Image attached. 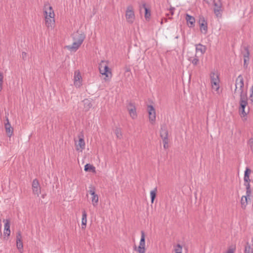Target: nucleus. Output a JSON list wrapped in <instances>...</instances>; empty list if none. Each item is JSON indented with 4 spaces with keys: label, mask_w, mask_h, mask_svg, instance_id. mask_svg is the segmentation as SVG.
<instances>
[{
    "label": "nucleus",
    "mask_w": 253,
    "mask_h": 253,
    "mask_svg": "<svg viewBox=\"0 0 253 253\" xmlns=\"http://www.w3.org/2000/svg\"><path fill=\"white\" fill-rule=\"evenodd\" d=\"M84 103V109L85 111H88L92 107L91 101L88 99H84L83 100Z\"/></svg>",
    "instance_id": "nucleus-22"
},
{
    "label": "nucleus",
    "mask_w": 253,
    "mask_h": 253,
    "mask_svg": "<svg viewBox=\"0 0 253 253\" xmlns=\"http://www.w3.org/2000/svg\"><path fill=\"white\" fill-rule=\"evenodd\" d=\"M250 182H244V185L246 187V194L247 196H251L252 193V190L251 189Z\"/></svg>",
    "instance_id": "nucleus-31"
},
{
    "label": "nucleus",
    "mask_w": 253,
    "mask_h": 253,
    "mask_svg": "<svg viewBox=\"0 0 253 253\" xmlns=\"http://www.w3.org/2000/svg\"><path fill=\"white\" fill-rule=\"evenodd\" d=\"M85 38V34L83 32L77 31L73 35V41L78 42L81 45L83 42L84 39Z\"/></svg>",
    "instance_id": "nucleus-11"
},
{
    "label": "nucleus",
    "mask_w": 253,
    "mask_h": 253,
    "mask_svg": "<svg viewBox=\"0 0 253 253\" xmlns=\"http://www.w3.org/2000/svg\"><path fill=\"white\" fill-rule=\"evenodd\" d=\"M185 19L188 25L190 24V25L189 27H194L195 22V19L193 16H192L188 14H186Z\"/></svg>",
    "instance_id": "nucleus-23"
},
{
    "label": "nucleus",
    "mask_w": 253,
    "mask_h": 253,
    "mask_svg": "<svg viewBox=\"0 0 253 253\" xmlns=\"http://www.w3.org/2000/svg\"><path fill=\"white\" fill-rule=\"evenodd\" d=\"M134 250H136L138 253H145V235L143 231L141 232V239L139 242V245L137 249L134 246Z\"/></svg>",
    "instance_id": "nucleus-7"
},
{
    "label": "nucleus",
    "mask_w": 253,
    "mask_h": 253,
    "mask_svg": "<svg viewBox=\"0 0 253 253\" xmlns=\"http://www.w3.org/2000/svg\"><path fill=\"white\" fill-rule=\"evenodd\" d=\"M143 7L145 9V17L146 19L149 18L151 15L150 11L146 6V4H143Z\"/></svg>",
    "instance_id": "nucleus-34"
},
{
    "label": "nucleus",
    "mask_w": 253,
    "mask_h": 253,
    "mask_svg": "<svg viewBox=\"0 0 253 253\" xmlns=\"http://www.w3.org/2000/svg\"><path fill=\"white\" fill-rule=\"evenodd\" d=\"M244 58V66L247 68L250 61V52L247 47H244V51L242 52Z\"/></svg>",
    "instance_id": "nucleus-15"
},
{
    "label": "nucleus",
    "mask_w": 253,
    "mask_h": 253,
    "mask_svg": "<svg viewBox=\"0 0 253 253\" xmlns=\"http://www.w3.org/2000/svg\"><path fill=\"white\" fill-rule=\"evenodd\" d=\"M79 142L78 143H76V147L77 150H81L84 149L85 147V142L84 139V135L83 134H81L79 135Z\"/></svg>",
    "instance_id": "nucleus-16"
},
{
    "label": "nucleus",
    "mask_w": 253,
    "mask_h": 253,
    "mask_svg": "<svg viewBox=\"0 0 253 253\" xmlns=\"http://www.w3.org/2000/svg\"><path fill=\"white\" fill-rule=\"evenodd\" d=\"M126 74L128 73L127 76H129L131 74L130 69L129 68H126L125 70Z\"/></svg>",
    "instance_id": "nucleus-42"
},
{
    "label": "nucleus",
    "mask_w": 253,
    "mask_h": 253,
    "mask_svg": "<svg viewBox=\"0 0 253 253\" xmlns=\"http://www.w3.org/2000/svg\"><path fill=\"white\" fill-rule=\"evenodd\" d=\"M199 24L201 32L204 34H207L208 32L207 22L204 17L201 18L200 19Z\"/></svg>",
    "instance_id": "nucleus-17"
},
{
    "label": "nucleus",
    "mask_w": 253,
    "mask_h": 253,
    "mask_svg": "<svg viewBox=\"0 0 253 253\" xmlns=\"http://www.w3.org/2000/svg\"><path fill=\"white\" fill-rule=\"evenodd\" d=\"M236 250L235 246L230 247L225 253H234Z\"/></svg>",
    "instance_id": "nucleus-39"
},
{
    "label": "nucleus",
    "mask_w": 253,
    "mask_h": 253,
    "mask_svg": "<svg viewBox=\"0 0 253 253\" xmlns=\"http://www.w3.org/2000/svg\"><path fill=\"white\" fill-rule=\"evenodd\" d=\"M188 59L194 66L197 65L199 63V59L196 55L194 57L188 58Z\"/></svg>",
    "instance_id": "nucleus-30"
},
{
    "label": "nucleus",
    "mask_w": 253,
    "mask_h": 253,
    "mask_svg": "<svg viewBox=\"0 0 253 253\" xmlns=\"http://www.w3.org/2000/svg\"><path fill=\"white\" fill-rule=\"evenodd\" d=\"M239 104V111L241 117L242 118L245 117L248 114V113H246L245 111V107L248 105V97L240 98Z\"/></svg>",
    "instance_id": "nucleus-8"
},
{
    "label": "nucleus",
    "mask_w": 253,
    "mask_h": 253,
    "mask_svg": "<svg viewBox=\"0 0 253 253\" xmlns=\"http://www.w3.org/2000/svg\"><path fill=\"white\" fill-rule=\"evenodd\" d=\"M26 54H27L26 52H22V55L23 58H24L26 56Z\"/></svg>",
    "instance_id": "nucleus-45"
},
{
    "label": "nucleus",
    "mask_w": 253,
    "mask_h": 253,
    "mask_svg": "<svg viewBox=\"0 0 253 253\" xmlns=\"http://www.w3.org/2000/svg\"><path fill=\"white\" fill-rule=\"evenodd\" d=\"M149 121L151 124H154L156 120V111L152 105L148 106Z\"/></svg>",
    "instance_id": "nucleus-13"
},
{
    "label": "nucleus",
    "mask_w": 253,
    "mask_h": 253,
    "mask_svg": "<svg viewBox=\"0 0 253 253\" xmlns=\"http://www.w3.org/2000/svg\"><path fill=\"white\" fill-rule=\"evenodd\" d=\"M88 192L91 195V200L92 204L94 207L97 206L98 203L99 197L98 195L95 193V187L90 185L89 186V190Z\"/></svg>",
    "instance_id": "nucleus-6"
},
{
    "label": "nucleus",
    "mask_w": 253,
    "mask_h": 253,
    "mask_svg": "<svg viewBox=\"0 0 253 253\" xmlns=\"http://www.w3.org/2000/svg\"><path fill=\"white\" fill-rule=\"evenodd\" d=\"M252 245L247 243L245 247L244 253H253V239L251 241Z\"/></svg>",
    "instance_id": "nucleus-28"
},
{
    "label": "nucleus",
    "mask_w": 253,
    "mask_h": 253,
    "mask_svg": "<svg viewBox=\"0 0 253 253\" xmlns=\"http://www.w3.org/2000/svg\"><path fill=\"white\" fill-rule=\"evenodd\" d=\"M233 93L234 97L236 96H239L240 98L247 97V88L244 87V78L241 75H239L236 79Z\"/></svg>",
    "instance_id": "nucleus-1"
},
{
    "label": "nucleus",
    "mask_w": 253,
    "mask_h": 253,
    "mask_svg": "<svg viewBox=\"0 0 253 253\" xmlns=\"http://www.w3.org/2000/svg\"><path fill=\"white\" fill-rule=\"evenodd\" d=\"M250 196H247L246 194L245 196H243L241 199V208L243 209H245L248 205V199L249 198Z\"/></svg>",
    "instance_id": "nucleus-25"
},
{
    "label": "nucleus",
    "mask_w": 253,
    "mask_h": 253,
    "mask_svg": "<svg viewBox=\"0 0 253 253\" xmlns=\"http://www.w3.org/2000/svg\"><path fill=\"white\" fill-rule=\"evenodd\" d=\"M195 46L196 51L197 52H200L202 54H203L206 51L207 47L206 46L201 43L196 44Z\"/></svg>",
    "instance_id": "nucleus-26"
},
{
    "label": "nucleus",
    "mask_w": 253,
    "mask_h": 253,
    "mask_svg": "<svg viewBox=\"0 0 253 253\" xmlns=\"http://www.w3.org/2000/svg\"><path fill=\"white\" fill-rule=\"evenodd\" d=\"M3 82V76L0 73V91L2 89V84Z\"/></svg>",
    "instance_id": "nucleus-41"
},
{
    "label": "nucleus",
    "mask_w": 253,
    "mask_h": 253,
    "mask_svg": "<svg viewBox=\"0 0 253 253\" xmlns=\"http://www.w3.org/2000/svg\"><path fill=\"white\" fill-rule=\"evenodd\" d=\"M174 9H175V8L174 7L171 8L170 9V11L171 12V15L173 14Z\"/></svg>",
    "instance_id": "nucleus-44"
},
{
    "label": "nucleus",
    "mask_w": 253,
    "mask_h": 253,
    "mask_svg": "<svg viewBox=\"0 0 253 253\" xmlns=\"http://www.w3.org/2000/svg\"><path fill=\"white\" fill-rule=\"evenodd\" d=\"M44 17L53 18L55 16L54 10L52 6L48 3H45L43 6Z\"/></svg>",
    "instance_id": "nucleus-10"
},
{
    "label": "nucleus",
    "mask_w": 253,
    "mask_h": 253,
    "mask_svg": "<svg viewBox=\"0 0 253 253\" xmlns=\"http://www.w3.org/2000/svg\"><path fill=\"white\" fill-rule=\"evenodd\" d=\"M45 23L46 26L49 29H52L53 25L55 23L54 17L50 18L45 17Z\"/></svg>",
    "instance_id": "nucleus-20"
},
{
    "label": "nucleus",
    "mask_w": 253,
    "mask_h": 253,
    "mask_svg": "<svg viewBox=\"0 0 253 253\" xmlns=\"http://www.w3.org/2000/svg\"><path fill=\"white\" fill-rule=\"evenodd\" d=\"M214 13L216 16L217 17H221V6L222 4L221 2L219 3H217L216 2H214Z\"/></svg>",
    "instance_id": "nucleus-18"
},
{
    "label": "nucleus",
    "mask_w": 253,
    "mask_h": 253,
    "mask_svg": "<svg viewBox=\"0 0 253 253\" xmlns=\"http://www.w3.org/2000/svg\"><path fill=\"white\" fill-rule=\"evenodd\" d=\"M81 45L78 42L74 41L71 45L66 46V48L70 51H77Z\"/></svg>",
    "instance_id": "nucleus-21"
},
{
    "label": "nucleus",
    "mask_w": 253,
    "mask_h": 253,
    "mask_svg": "<svg viewBox=\"0 0 253 253\" xmlns=\"http://www.w3.org/2000/svg\"><path fill=\"white\" fill-rule=\"evenodd\" d=\"M157 191V187H155L153 190L150 191V197L151 203H153L154 200L156 196V193Z\"/></svg>",
    "instance_id": "nucleus-33"
},
{
    "label": "nucleus",
    "mask_w": 253,
    "mask_h": 253,
    "mask_svg": "<svg viewBox=\"0 0 253 253\" xmlns=\"http://www.w3.org/2000/svg\"><path fill=\"white\" fill-rule=\"evenodd\" d=\"M3 234H4V238L5 239L6 236L7 239L10 234V229L4 230Z\"/></svg>",
    "instance_id": "nucleus-40"
},
{
    "label": "nucleus",
    "mask_w": 253,
    "mask_h": 253,
    "mask_svg": "<svg viewBox=\"0 0 253 253\" xmlns=\"http://www.w3.org/2000/svg\"><path fill=\"white\" fill-rule=\"evenodd\" d=\"M115 133L118 138L121 139L122 138V134L120 128H117L115 129Z\"/></svg>",
    "instance_id": "nucleus-36"
},
{
    "label": "nucleus",
    "mask_w": 253,
    "mask_h": 253,
    "mask_svg": "<svg viewBox=\"0 0 253 253\" xmlns=\"http://www.w3.org/2000/svg\"><path fill=\"white\" fill-rule=\"evenodd\" d=\"M251 172V170L249 168H246L244 172V182H250V174Z\"/></svg>",
    "instance_id": "nucleus-29"
},
{
    "label": "nucleus",
    "mask_w": 253,
    "mask_h": 253,
    "mask_svg": "<svg viewBox=\"0 0 253 253\" xmlns=\"http://www.w3.org/2000/svg\"><path fill=\"white\" fill-rule=\"evenodd\" d=\"M99 72L102 75H105V81H109L112 78V74L111 69L108 67V62L107 61L102 60L99 64Z\"/></svg>",
    "instance_id": "nucleus-2"
},
{
    "label": "nucleus",
    "mask_w": 253,
    "mask_h": 253,
    "mask_svg": "<svg viewBox=\"0 0 253 253\" xmlns=\"http://www.w3.org/2000/svg\"><path fill=\"white\" fill-rule=\"evenodd\" d=\"M7 122L5 124L6 132L9 137H11L13 134V128L11 127V125L10 124L8 119H7Z\"/></svg>",
    "instance_id": "nucleus-24"
},
{
    "label": "nucleus",
    "mask_w": 253,
    "mask_h": 253,
    "mask_svg": "<svg viewBox=\"0 0 253 253\" xmlns=\"http://www.w3.org/2000/svg\"><path fill=\"white\" fill-rule=\"evenodd\" d=\"M248 144L252 152H253V138H252L249 140Z\"/></svg>",
    "instance_id": "nucleus-38"
},
{
    "label": "nucleus",
    "mask_w": 253,
    "mask_h": 253,
    "mask_svg": "<svg viewBox=\"0 0 253 253\" xmlns=\"http://www.w3.org/2000/svg\"><path fill=\"white\" fill-rule=\"evenodd\" d=\"M182 247L180 244H178L174 247L175 253H182Z\"/></svg>",
    "instance_id": "nucleus-35"
},
{
    "label": "nucleus",
    "mask_w": 253,
    "mask_h": 253,
    "mask_svg": "<svg viewBox=\"0 0 253 253\" xmlns=\"http://www.w3.org/2000/svg\"><path fill=\"white\" fill-rule=\"evenodd\" d=\"M16 248L20 253L23 252V244L22 241V235L21 232L19 230L16 234Z\"/></svg>",
    "instance_id": "nucleus-9"
},
{
    "label": "nucleus",
    "mask_w": 253,
    "mask_h": 253,
    "mask_svg": "<svg viewBox=\"0 0 253 253\" xmlns=\"http://www.w3.org/2000/svg\"><path fill=\"white\" fill-rule=\"evenodd\" d=\"M84 169L85 171H92L95 172V168L89 164H87L84 166Z\"/></svg>",
    "instance_id": "nucleus-32"
},
{
    "label": "nucleus",
    "mask_w": 253,
    "mask_h": 253,
    "mask_svg": "<svg viewBox=\"0 0 253 253\" xmlns=\"http://www.w3.org/2000/svg\"><path fill=\"white\" fill-rule=\"evenodd\" d=\"M210 77L212 89L218 92L219 88V79L218 75L215 73H211Z\"/></svg>",
    "instance_id": "nucleus-3"
},
{
    "label": "nucleus",
    "mask_w": 253,
    "mask_h": 253,
    "mask_svg": "<svg viewBox=\"0 0 253 253\" xmlns=\"http://www.w3.org/2000/svg\"><path fill=\"white\" fill-rule=\"evenodd\" d=\"M32 190L33 192L35 195H37L38 196H39L41 192V186L37 179H35L33 181Z\"/></svg>",
    "instance_id": "nucleus-14"
},
{
    "label": "nucleus",
    "mask_w": 253,
    "mask_h": 253,
    "mask_svg": "<svg viewBox=\"0 0 253 253\" xmlns=\"http://www.w3.org/2000/svg\"><path fill=\"white\" fill-rule=\"evenodd\" d=\"M127 109L130 117L132 119H135L137 117L136 110L133 103L129 102L127 106Z\"/></svg>",
    "instance_id": "nucleus-12"
},
{
    "label": "nucleus",
    "mask_w": 253,
    "mask_h": 253,
    "mask_svg": "<svg viewBox=\"0 0 253 253\" xmlns=\"http://www.w3.org/2000/svg\"><path fill=\"white\" fill-rule=\"evenodd\" d=\"M126 18L128 23L132 24L135 20V14L133 6L131 5L126 7Z\"/></svg>",
    "instance_id": "nucleus-5"
},
{
    "label": "nucleus",
    "mask_w": 253,
    "mask_h": 253,
    "mask_svg": "<svg viewBox=\"0 0 253 253\" xmlns=\"http://www.w3.org/2000/svg\"><path fill=\"white\" fill-rule=\"evenodd\" d=\"M160 136L163 139L164 149H168L169 147L168 131L165 126H161L160 130Z\"/></svg>",
    "instance_id": "nucleus-4"
},
{
    "label": "nucleus",
    "mask_w": 253,
    "mask_h": 253,
    "mask_svg": "<svg viewBox=\"0 0 253 253\" xmlns=\"http://www.w3.org/2000/svg\"><path fill=\"white\" fill-rule=\"evenodd\" d=\"M3 222H4V230L10 229V222L8 219L3 220Z\"/></svg>",
    "instance_id": "nucleus-37"
},
{
    "label": "nucleus",
    "mask_w": 253,
    "mask_h": 253,
    "mask_svg": "<svg viewBox=\"0 0 253 253\" xmlns=\"http://www.w3.org/2000/svg\"><path fill=\"white\" fill-rule=\"evenodd\" d=\"M252 92L250 94V98L252 102H253V90H251Z\"/></svg>",
    "instance_id": "nucleus-43"
},
{
    "label": "nucleus",
    "mask_w": 253,
    "mask_h": 253,
    "mask_svg": "<svg viewBox=\"0 0 253 253\" xmlns=\"http://www.w3.org/2000/svg\"><path fill=\"white\" fill-rule=\"evenodd\" d=\"M87 213L84 210L82 211V228L84 229L86 227L87 222Z\"/></svg>",
    "instance_id": "nucleus-27"
},
{
    "label": "nucleus",
    "mask_w": 253,
    "mask_h": 253,
    "mask_svg": "<svg viewBox=\"0 0 253 253\" xmlns=\"http://www.w3.org/2000/svg\"><path fill=\"white\" fill-rule=\"evenodd\" d=\"M82 77L79 72H75L74 74V84L77 87H80L82 85L81 80Z\"/></svg>",
    "instance_id": "nucleus-19"
}]
</instances>
